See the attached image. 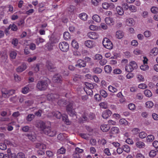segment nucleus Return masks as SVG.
<instances>
[{"mask_svg": "<svg viewBox=\"0 0 158 158\" xmlns=\"http://www.w3.org/2000/svg\"><path fill=\"white\" fill-rule=\"evenodd\" d=\"M48 86V84L46 81L41 80L38 82L36 87L39 90L43 91L46 89Z\"/></svg>", "mask_w": 158, "mask_h": 158, "instance_id": "f257e3e1", "label": "nucleus"}, {"mask_svg": "<svg viewBox=\"0 0 158 158\" xmlns=\"http://www.w3.org/2000/svg\"><path fill=\"white\" fill-rule=\"evenodd\" d=\"M94 88V86L92 84L90 83L86 82L85 83V86L84 87V89L85 91L88 94L90 95H93V91L92 89Z\"/></svg>", "mask_w": 158, "mask_h": 158, "instance_id": "f03ea898", "label": "nucleus"}, {"mask_svg": "<svg viewBox=\"0 0 158 158\" xmlns=\"http://www.w3.org/2000/svg\"><path fill=\"white\" fill-rule=\"evenodd\" d=\"M103 46L106 48L111 49L113 48V44L110 40L107 38H104L102 41Z\"/></svg>", "mask_w": 158, "mask_h": 158, "instance_id": "7ed1b4c3", "label": "nucleus"}, {"mask_svg": "<svg viewBox=\"0 0 158 158\" xmlns=\"http://www.w3.org/2000/svg\"><path fill=\"white\" fill-rule=\"evenodd\" d=\"M59 46L60 49L64 52H67L69 49V45L66 42H62L60 43Z\"/></svg>", "mask_w": 158, "mask_h": 158, "instance_id": "20e7f679", "label": "nucleus"}, {"mask_svg": "<svg viewBox=\"0 0 158 158\" xmlns=\"http://www.w3.org/2000/svg\"><path fill=\"white\" fill-rule=\"evenodd\" d=\"M44 133L50 136H53L56 135V131L50 127H47Z\"/></svg>", "mask_w": 158, "mask_h": 158, "instance_id": "39448f33", "label": "nucleus"}, {"mask_svg": "<svg viewBox=\"0 0 158 158\" xmlns=\"http://www.w3.org/2000/svg\"><path fill=\"white\" fill-rule=\"evenodd\" d=\"M73 103H70L67 106L66 110L68 114L71 116H73L76 115L75 111L73 109Z\"/></svg>", "mask_w": 158, "mask_h": 158, "instance_id": "423d86ee", "label": "nucleus"}, {"mask_svg": "<svg viewBox=\"0 0 158 158\" xmlns=\"http://www.w3.org/2000/svg\"><path fill=\"white\" fill-rule=\"evenodd\" d=\"M36 127L39 129L42 133H44L45 130L47 128V127L45 125V123L41 121H39L37 124Z\"/></svg>", "mask_w": 158, "mask_h": 158, "instance_id": "0eeeda50", "label": "nucleus"}, {"mask_svg": "<svg viewBox=\"0 0 158 158\" xmlns=\"http://www.w3.org/2000/svg\"><path fill=\"white\" fill-rule=\"evenodd\" d=\"M59 97V95L56 94H48L47 96V99L49 101H55L56 99L58 98Z\"/></svg>", "mask_w": 158, "mask_h": 158, "instance_id": "6e6552de", "label": "nucleus"}, {"mask_svg": "<svg viewBox=\"0 0 158 158\" xmlns=\"http://www.w3.org/2000/svg\"><path fill=\"white\" fill-rule=\"evenodd\" d=\"M62 77L59 74H56L53 76L52 78V81L54 82L58 83L62 81Z\"/></svg>", "mask_w": 158, "mask_h": 158, "instance_id": "1a4fd4ad", "label": "nucleus"}, {"mask_svg": "<svg viewBox=\"0 0 158 158\" xmlns=\"http://www.w3.org/2000/svg\"><path fill=\"white\" fill-rule=\"evenodd\" d=\"M86 65V63L85 61L82 60H78L77 61V64L75 65V66L81 68L85 67Z\"/></svg>", "mask_w": 158, "mask_h": 158, "instance_id": "9d476101", "label": "nucleus"}, {"mask_svg": "<svg viewBox=\"0 0 158 158\" xmlns=\"http://www.w3.org/2000/svg\"><path fill=\"white\" fill-rule=\"evenodd\" d=\"M35 147L36 148L40 149H45L46 148L45 144L40 142L35 143Z\"/></svg>", "mask_w": 158, "mask_h": 158, "instance_id": "9b49d317", "label": "nucleus"}, {"mask_svg": "<svg viewBox=\"0 0 158 158\" xmlns=\"http://www.w3.org/2000/svg\"><path fill=\"white\" fill-rule=\"evenodd\" d=\"M112 114L111 112L109 110H106L102 113V116L104 119H106Z\"/></svg>", "mask_w": 158, "mask_h": 158, "instance_id": "f8f14e48", "label": "nucleus"}, {"mask_svg": "<svg viewBox=\"0 0 158 158\" xmlns=\"http://www.w3.org/2000/svg\"><path fill=\"white\" fill-rule=\"evenodd\" d=\"M87 36L89 38L92 39H96L98 37V35L94 31L89 32L87 34Z\"/></svg>", "mask_w": 158, "mask_h": 158, "instance_id": "ddd939ff", "label": "nucleus"}, {"mask_svg": "<svg viewBox=\"0 0 158 158\" xmlns=\"http://www.w3.org/2000/svg\"><path fill=\"white\" fill-rule=\"evenodd\" d=\"M85 44L86 47L90 48H92L95 46L94 42L91 40L86 41Z\"/></svg>", "mask_w": 158, "mask_h": 158, "instance_id": "4468645a", "label": "nucleus"}, {"mask_svg": "<svg viewBox=\"0 0 158 158\" xmlns=\"http://www.w3.org/2000/svg\"><path fill=\"white\" fill-rule=\"evenodd\" d=\"M27 68V66L26 64H23L21 66L18 67L16 69V71L18 72H21L25 70Z\"/></svg>", "mask_w": 158, "mask_h": 158, "instance_id": "2eb2a0df", "label": "nucleus"}, {"mask_svg": "<svg viewBox=\"0 0 158 158\" xmlns=\"http://www.w3.org/2000/svg\"><path fill=\"white\" fill-rule=\"evenodd\" d=\"M1 91L3 97L5 98L9 97V90L6 88H3L2 89Z\"/></svg>", "mask_w": 158, "mask_h": 158, "instance_id": "dca6fc26", "label": "nucleus"}, {"mask_svg": "<svg viewBox=\"0 0 158 158\" xmlns=\"http://www.w3.org/2000/svg\"><path fill=\"white\" fill-rule=\"evenodd\" d=\"M52 116H55L58 119L60 118L61 117V114L58 111H54L51 113Z\"/></svg>", "mask_w": 158, "mask_h": 158, "instance_id": "f3484780", "label": "nucleus"}, {"mask_svg": "<svg viewBox=\"0 0 158 158\" xmlns=\"http://www.w3.org/2000/svg\"><path fill=\"white\" fill-rule=\"evenodd\" d=\"M25 135L28 137V139L32 141H34L36 139V137L35 134L32 135L30 133L26 134Z\"/></svg>", "mask_w": 158, "mask_h": 158, "instance_id": "a211bd4d", "label": "nucleus"}, {"mask_svg": "<svg viewBox=\"0 0 158 158\" xmlns=\"http://www.w3.org/2000/svg\"><path fill=\"white\" fill-rule=\"evenodd\" d=\"M104 69L105 72L107 74H110L112 71V67L110 65H106L105 66Z\"/></svg>", "mask_w": 158, "mask_h": 158, "instance_id": "6ab92c4d", "label": "nucleus"}, {"mask_svg": "<svg viewBox=\"0 0 158 158\" xmlns=\"http://www.w3.org/2000/svg\"><path fill=\"white\" fill-rule=\"evenodd\" d=\"M46 66L48 69L51 71L55 68L54 65L50 61H48L47 62Z\"/></svg>", "mask_w": 158, "mask_h": 158, "instance_id": "aec40b11", "label": "nucleus"}, {"mask_svg": "<svg viewBox=\"0 0 158 158\" xmlns=\"http://www.w3.org/2000/svg\"><path fill=\"white\" fill-rule=\"evenodd\" d=\"M100 128L103 132H106L109 130L110 127L108 125L103 124L101 126Z\"/></svg>", "mask_w": 158, "mask_h": 158, "instance_id": "412c9836", "label": "nucleus"}, {"mask_svg": "<svg viewBox=\"0 0 158 158\" xmlns=\"http://www.w3.org/2000/svg\"><path fill=\"white\" fill-rule=\"evenodd\" d=\"M105 21L106 24L109 25L113 24L114 21L112 18L107 17L105 19Z\"/></svg>", "mask_w": 158, "mask_h": 158, "instance_id": "4be33fe9", "label": "nucleus"}, {"mask_svg": "<svg viewBox=\"0 0 158 158\" xmlns=\"http://www.w3.org/2000/svg\"><path fill=\"white\" fill-rule=\"evenodd\" d=\"M127 24L130 26H132L134 24V20L131 18L127 19L126 21Z\"/></svg>", "mask_w": 158, "mask_h": 158, "instance_id": "5701e85b", "label": "nucleus"}, {"mask_svg": "<svg viewBox=\"0 0 158 158\" xmlns=\"http://www.w3.org/2000/svg\"><path fill=\"white\" fill-rule=\"evenodd\" d=\"M36 44L38 45L40 44H42L45 41V40L43 38L38 37L35 40Z\"/></svg>", "mask_w": 158, "mask_h": 158, "instance_id": "b1692460", "label": "nucleus"}, {"mask_svg": "<svg viewBox=\"0 0 158 158\" xmlns=\"http://www.w3.org/2000/svg\"><path fill=\"white\" fill-rule=\"evenodd\" d=\"M116 11L118 15H122L124 14L123 8L120 6H118L116 8Z\"/></svg>", "mask_w": 158, "mask_h": 158, "instance_id": "393cba45", "label": "nucleus"}, {"mask_svg": "<svg viewBox=\"0 0 158 158\" xmlns=\"http://www.w3.org/2000/svg\"><path fill=\"white\" fill-rule=\"evenodd\" d=\"M80 19L83 20L85 21L87 19V15L85 13H82L80 14L79 15Z\"/></svg>", "mask_w": 158, "mask_h": 158, "instance_id": "a878e982", "label": "nucleus"}, {"mask_svg": "<svg viewBox=\"0 0 158 158\" xmlns=\"http://www.w3.org/2000/svg\"><path fill=\"white\" fill-rule=\"evenodd\" d=\"M110 132L112 134H117L119 132V128L117 127H113L110 130Z\"/></svg>", "mask_w": 158, "mask_h": 158, "instance_id": "bb28decb", "label": "nucleus"}, {"mask_svg": "<svg viewBox=\"0 0 158 158\" xmlns=\"http://www.w3.org/2000/svg\"><path fill=\"white\" fill-rule=\"evenodd\" d=\"M102 71V69L99 67H96L92 69V71L95 73L99 74Z\"/></svg>", "mask_w": 158, "mask_h": 158, "instance_id": "cd10ccee", "label": "nucleus"}, {"mask_svg": "<svg viewBox=\"0 0 158 158\" xmlns=\"http://www.w3.org/2000/svg\"><path fill=\"white\" fill-rule=\"evenodd\" d=\"M66 151V149L65 148L63 147H61L58 150L57 153L58 155L63 154L65 153Z\"/></svg>", "mask_w": 158, "mask_h": 158, "instance_id": "c85d7f7f", "label": "nucleus"}, {"mask_svg": "<svg viewBox=\"0 0 158 158\" xmlns=\"http://www.w3.org/2000/svg\"><path fill=\"white\" fill-rule=\"evenodd\" d=\"M124 34L123 32L121 31H117L116 32V36L118 38L120 39L122 38Z\"/></svg>", "mask_w": 158, "mask_h": 158, "instance_id": "c756f323", "label": "nucleus"}, {"mask_svg": "<svg viewBox=\"0 0 158 158\" xmlns=\"http://www.w3.org/2000/svg\"><path fill=\"white\" fill-rule=\"evenodd\" d=\"M92 19L94 21L97 23H99L101 21L100 16L97 15H94L92 17Z\"/></svg>", "mask_w": 158, "mask_h": 158, "instance_id": "7c9ffc66", "label": "nucleus"}, {"mask_svg": "<svg viewBox=\"0 0 158 158\" xmlns=\"http://www.w3.org/2000/svg\"><path fill=\"white\" fill-rule=\"evenodd\" d=\"M150 52L153 55L156 56L158 53V48L155 47L151 50Z\"/></svg>", "mask_w": 158, "mask_h": 158, "instance_id": "2f4dec72", "label": "nucleus"}, {"mask_svg": "<svg viewBox=\"0 0 158 158\" xmlns=\"http://www.w3.org/2000/svg\"><path fill=\"white\" fill-rule=\"evenodd\" d=\"M154 136L152 135H149L147 137V141L148 142H152L154 139Z\"/></svg>", "mask_w": 158, "mask_h": 158, "instance_id": "473e14b6", "label": "nucleus"}, {"mask_svg": "<svg viewBox=\"0 0 158 158\" xmlns=\"http://www.w3.org/2000/svg\"><path fill=\"white\" fill-rule=\"evenodd\" d=\"M125 70L127 72H131L133 71L134 69L131 66V65L129 64H127L126 66Z\"/></svg>", "mask_w": 158, "mask_h": 158, "instance_id": "72a5a7b5", "label": "nucleus"}, {"mask_svg": "<svg viewBox=\"0 0 158 158\" xmlns=\"http://www.w3.org/2000/svg\"><path fill=\"white\" fill-rule=\"evenodd\" d=\"M35 115L33 114H28L26 117V120L29 122H31L34 118Z\"/></svg>", "mask_w": 158, "mask_h": 158, "instance_id": "f704fd0d", "label": "nucleus"}, {"mask_svg": "<svg viewBox=\"0 0 158 158\" xmlns=\"http://www.w3.org/2000/svg\"><path fill=\"white\" fill-rule=\"evenodd\" d=\"M136 145L137 147L139 148H143L145 146L144 143L141 141L137 142L136 143Z\"/></svg>", "mask_w": 158, "mask_h": 158, "instance_id": "c9c22d12", "label": "nucleus"}, {"mask_svg": "<svg viewBox=\"0 0 158 158\" xmlns=\"http://www.w3.org/2000/svg\"><path fill=\"white\" fill-rule=\"evenodd\" d=\"M72 78L74 81H78L80 79L81 75L74 74Z\"/></svg>", "mask_w": 158, "mask_h": 158, "instance_id": "e433bc0d", "label": "nucleus"}, {"mask_svg": "<svg viewBox=\"0 0 158 158\" xmlns=\"http://www.w3.org/2000/svg\"><path fill=\"white\" fill-rule=\"evenodd\" d=\"M129 64L132 67L133 69H136L138 68V65L136 63L133 61H132L129 63Z\"/></svg>", "mask_w": 158, "mask_h": 158, "instance_id": "4c0bfd02", "label": "nucleus"}, {"mask_svg": "<svg viewBox=\"0 0 158 158\" xmlns=\"http://www.w3.org/2000/svg\"><path fill=\"white\" fill-rule=\"evenodd\" d=\"M122 148L124 151L127 153L129 152L130 151L129 146L127 144L123 145L122 147Z\"/></svg>", "mask_w": 158, "mask_h": 158, "instance_id": "58836bf2", "label": "nucleus"}, {"mask_svg": "<svg viewBox=\"0 0 158 158\" xmlns=\"http://www.w3.org/2000/svg\"><path fill=\"white\" fill-rule=\"evenodd\" d=\"M38 6H39V8L38 9V11L39 12H42L45 10V9L43 8H44V5L43 3L41 2L39 3L38 4Z\"/></svg>", "mask_w": 158, "mask_h": 158, "instance_id": "ea45409f", "label": "nucleus"}, {"mask_svg": "<svg viewBox=\"0 0 158 158\" xmlns=\"http://www.w3.org/2000/svg\"><path fill=\"white\" fill-rule=\"evenodd\" d=\"M129 9L131 12H135L137 10V7L133 5H130Z\"/></svg>", "mask_w": 158, "mask_h": 158, "instance_id": "a19ab883", "label": "nucleus"}, {"mask_svg": "<svg viewBox=\"0 0 158 158\" xmlns=\"http://www.w3.org/2000/svg\"><path fill=\"white\" fill-rule=\"evenodd\" d=\"M144 92L145 95L148 97H150L152 96V94L151 92L148 89L145 90L144 91Z\"/></svg>", "mask_w": 158, "mask_h": 158, "instance_id": "79ce46f5", "label": "nucleus"}, {"mask_svg": "<svg viewBox=\"0 0 158 158\" xmlns=\"http://www.w3.org/2000/svg\"><path fill=\"white\" fill-rule=\"evenodd\" d=\"M9 26L10 28L11 29L12 31H16L18 30L17 27L16 25L14 23H13L12 24H10Z\"/></svg>", "mask_w": 158, "mask_h": 158, "instance_id": "37998d69", "label": "nucleus"}, {"mask_svg": "<svg viewBox=\"0 0 158 158\" xmlns=\"http://www.w3.org/2000/svg\"><path fill=\"white\" fill-rule=\"evenodd\" d=\"M128 123V122L124 118L121 119L119 120V124L121 125H127Z\"/></svg>", "mask_w": 158, "mask_h": 158, "instance_id": "c03bdc74", "label": "nucleus"}, {"mask_svg": "<svg viewBox=\"0 0 158 158\" xmlns=\"http://www.w3.org/2000/svg\"><path fill=\"white\" fill-rule=\"evenodd\" d=\"M108 89L110 91L113 93L116 92L117 91L116 88L111 85L108 86Z\"/></svg>", "mask_w": 158, "mask_h": 158, "instance_id": "a18cd8bd", "label": "nucleus"}, {"mask_svg": "<svg viewBox=\"0 0 158 158\" xmlns=\"http://www.w3.org/2000/svg\"><path fill=\"white\" fill-rule=\"evenodd\" d=\"M145 104L146 107L149 108H152L154 105L153 102L150 101L147 102Z\"/></svg>", "mask_w": 158, "mask_h": 158, "instance_id": "49530a36", "label": "nucleus"}, {"mask_svg": "<svg viewBox=\"0 0 158 158\" xmlns=\"http://www.w3.org/2000/svg\"><path fill=\"white\" fill-rule=\"evenodd\" d=\"M21 130L24 132H29L30 130V128L28 126H26L22 127Z\"/></svg>", "mask_w": 158, "mask_h": 158, "instance_id": "de8ad7c7", "label": "nucleus"}, {"mask_svg": "<svg viewBox=\"0 0 158 158\" xmlns=\"http://www.w3.org/2000/svg\"><path fill=\"white\" fill-rule=\"evenodd\" d=\"M29 89L27 86H26L22 89V92L23 94H26L29 92Z\"/></svg>", "mask_w": 158, "mask_h": 158, "instance_id": "09e8293b", "label": "nucleus"}, {"mask_svg": "<svg viewBox=\"0 0 158 158\" xmlns=\"http://www.w3.org/2000/svg\"><path fill=\"white\" fill-rule=\"evenodd\" d=\"M17 53L15 51H12L10 52V57L12 59H15V58L17 56Z\"/></svg>", "mask_w": 158, "mask_h": 158, "instance_id": "8fccbe9b", "label": "nucleus"}, {"mask_svg": "<svg viewBox=\"0 0 158 158\" xmlns=\"http://www.w3.org/2000/svg\"><path fill=\"white\" fill-rule=\"evenodd\" d=\"M72 46L76 49H78V45L77 43L75 40L72 41Z\"/></svg>", "mask_w": 158, "mask_h": 158, "instance_id": "3c124183", "label": "nucleus"}, {"mask_svg": "<svg viewBox=\"0 0 158 158\" xmlns=\"http://www.w3.org/2000/svg\"><path fill=\"white\" fill-rule=\"evenodd\" d=\"M147 136V134L144 131L141 132L139 134V137L141 139H144Z\"/></svg>", "mask_w": 158, "mask_h": 158, "instance_id": "603ef678", "label": "nucleus"}, {"mask_svg": "<svg viewBox=\"0 0 158 158\" xmlns=\"http://www.w3.org/2000/svg\"><path fill=\"white\" fill-rule=\"evenodd\" d=\"M122 73V71L119 69H114L113 71V73L115 74H121Z\"/></svg>", "mask_w": 158, "mask_h": 158, "instance_id": "864d4df0", "label": "nucleus"}, {"mask_svg": "<svg viewBox=\"0 0 158 158\" xmlns=\"http://www.w3.org/2000/svg\"><path fill=\"white\" fill-rule=\"evenodd\" d=\"M63 36L65 40H68L70 38V34L68 32H65L64 33Z\"/></svg>", "mask_w": 158, "mask_h": 158, "instance_id": "5fc2aeb1", "label": "nucleus"}, {"mask_svg": "<svg viewBox=\"0 0 158 158\" xmlns=\"http://www.w3.org/2000/svg\"><path fill=\"white\" fill-rule=\"evenodd\" d=\"M123 8L125 10H127L129 8V6L126 2H123L122 5Z\"/></svg>", "mask_w": 158, "mask_h": 158, "instance_id": "6e6d98bb", "label": "nucleus"}, {"mask_svg": "<svg viewBox=\"0 0 158 158\" xmlns=\"http://www.w3.org/2000/svg\"><path fill=\"white\" fill-rule=\"evenodd\" d=\"M98 143L100 144L104 145L106 143V141L105 139L101 138L98 140Z\"/></svg>", "mask_w": 158, "mask_h": 158, "instance_id": "4d7b16f0", "label": "nucleus"}, {"mask_svg": "<svg viewBox=\"0 0 158 158\" xmlns=\"http://www.w3.org/2000/svg\"><path fill=\"white\" fill-rule=\"evenodd\" d=\"M151 11L153 13H157L158 12V8L156 6H153L151 8Z\"/></svg>", "mask_w": 158, "mask_h": 158, "instance_id": "13d9d810", "label": "nucleus"}, {"mask_svg": "<svg viewBox=\"0 0 158 158\" xmlns=\"http://www.w3.org/2000/svg\"><path fill=\"white\" fill-rule=\"evenodd\" d=\"M100 94L101 96L103 98H106L107 96V94L106 92L103 90H101L100 91Z\"/></svg>", "mask_w": 158, "mask_h": 158, "instance_id": "bf43d9fd", "label": "nucleus"}, {"mask_svg": "<svg viewBox=\"0 0 158 158\" xmlns=\"http://www.w3.org/2000/svg\"><path fill=\"white\" fill-rule=\"evenodd\" d=\"M102 58V56L100 54H97L95 55L94 57V60H100Z\"/></svg>", "mask_w": 158, "mask_h": 158, "instance_id": "052dcab7", "label": "nucleus"}, {"mask_svg": "<svg viewBox=\"0 0 158 158\" xmlns=\"http://www.w3.org/2000/svg\"><path fill=\"white\" fill-rule=\"evenodd\" d=\"M140 68L143 70L146 71L148 69L149 67L147 65L144 64L143 65H142L140 66Z\"/></svg>", "mask_w": 158, "mask_h": 158, "instance_id": "680f3d73", "label": "nucleus"}, {"mask_svg": "<svg viewBox=\"0 0 158 158\" xmlns=\"http://www.w3.org/2000/svg\"><path fill=\"white\" fill-rule=\"evenodd\" d=\"M137 77L140 81H144L143 77L140 74H138L137 75Z\"/></svg>", "mask_w": 158, "mask_h": 158, "instance_id": "e2e57ef3", "label": "nucleus"}, {"mask_svg": "<svg viewBox=\"0 0 158 158\" xmlns=\"http://www.w3.org/2000/svg\"><path fill=\"white\" fill-rule=\"evenodd\" d=\"M107 61L106 59H102L99 61V64L102 66H103L107 63Z\"/></svg>", "mask_w": 158, "mask_h": 158, "instance_id": "0e129e2a", "label": "nucleus"}, {"mask_svg": "<svg viewBox=\"0 0 158 158\" xmlns=\"http://www.w3.org/2000/svg\"><path fill=\"white\" fill-rule=\"evenodd\" d=\"M128 107L131 110H134L135 109V105L132 103H130L128 105Z\"/></svg>", "mask_w": 158, "mask_h": 158, "instance_id": "69168bd1", "label": "nucleus"}, {"mask_svg": "<svg viewBox=\"0 0 158 158\" xmlns=\"http://www.w3.org/2000/svg\"><path fill=\"white\" fill-rule=\"evenodd\" d=\"M138 89V88L136 86H132L130 87V91L131 92H136Z\"/></svg>", "mask_w": 158, "mask_h": 158, "instance_id": "338daca9", "label": "nucleus"}, {"mask_svg": "<svg viewBox=\"0 0 158 158\" xmlns=\"http://www.w3.org/2000/svg\"><path fill=\"white\" fill-rule=\"evenodd\" d=\"M17 158H25V154L22 152H19L17 154Z\"/></svg>", "mask_w": 158, "mask_h": 158, "instance_id": "774afa93", "label": "nucleus"}]
</instances>
